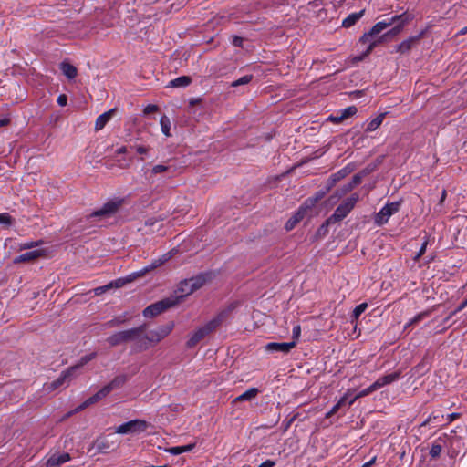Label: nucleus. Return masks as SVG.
<instances>
[{"mask_svg": "<svg viewBox=\"0 0 467 467\" xmlns=\"http://www.w3.org/2000/svg\"><path fill=\"white\" fill-rule=\"evenodd\" d=\"M292 334L294 339H298L301 335V327L299 325H296L293 327Z\"/></svg>", "mask_w": 467, "mask_h": 467, "instance_id": "nucleus-50", "label": "nucleus"}, {"mask_svg": "<svg viewBox=\"0 0 467 467\" xmlns=\"http://www.w3.org/2000/svg\"><path fill=\"white\" fill-rule=\"evenodd\" d=\"M376 391L372 386V384L362 389L361 391H359L355 397H353L351 400H348V406H351L353 405V403L358 400V399H360V398H363L365 396H368L369 394H371L372 392Z\"/></svg>", "mask_w": 467, "mask_h": 467, "instance_id": "nucleus-35", "label": "nucleus"}, {"mask_svg": "<svg viewBox=\"0 0 467 467\" xmlns=\"http://www.w3.org/2000/svg\"><path fill=\"white\" fill-rule=\"evenodd\" d=\"M348 392H347L340 400L331 408V410L326 413V418H330L336 414L339 409L346 404L348 401Z\"/></svg>", "mask_w": 467, "mask_h": 467, "instance_id": "nucleus-29", "label": "nucleus"}, {"mask_svg": "<svg viewBox=\"0 0 467 467\" xmlns=\"http://www.w3.org/2000/svg\"><path fill=\"white\" fill-rule=\"evenodd\" d=\"M275 465V462L272 460H266L263 463H261L258 467H274Z\"/></svg>", "mask_w": 467, "mask_h": 467, "instance_id": "nucleus-53", "label": "nucleus"}, {"mask_svg": "<svg viewBox=\"0 0 467 467\" xmlns=\"http://www.w3.org/2000/svg\"><path fill=\"white\" fill-rule=\"evenodd\" d=\"M400 17H405L404 16H394L390 19L379 21L376 23L372 28L365 33L362 36L359 38V42L362 44H368V47L363 53V57L368 56L372 50L380 43L383 42L385 38V35L380 36L379 39H374V36L381 33L384 29L390 26L394 23L400 20Z\"/></svg>", "mask_w": 467, "mask_h": 467, "instance_id": "nucleus-1", "label": "nucleus"}, {"mask_svg": "<svg viewBox=\"0 0 467 467\" xmlns=\"http://www.w3.org/2000/svg\"><path fill=\"white\" fill-rule=\"evenodd\" d=\"M146 224L151 225V224H153V223L149 220V221L146 222Z\"/></svg>", "mask_w": 467, "mask_h": 467, "instance_id": "nucleus-64", "label": "nucleus"}, {"mask_svg": "<svg viewBox=\"0 0 467 467\" xmlns=\"http://www.w3.org/2000/svg\"><path fill=\"white\" fill-rule=\"evenodd\" d=\"M147 423L141 420H132L117 427L116 432L119 434L135 433L144 431Z\"/></svg>", "mask_w": 467, "mask_h": 467, "instance_id": "nucleus-9", "label": "nucleus"}, {"mask_svg": "<svg viewBox=\"0 0 467 467\" xmlns=\"http://www.w3.org/2000/svg\"><path fill=\"white\" fill-rule=\"evenodd\" d=\"M253 79V75H245V76H243L242 78H238L237 80L232 82L231 86L232 87H238V86H241V85H246L248 83H250Z\"/></svg>", "mask_w": 467, "mask_h": 467, "instance_id": "nucleus-41", "label": "nucleus"}, {"mask_svg": "<svg viewBox=\"0 0 467 467\" xmlns=\"http://www.w3.org/2000/svg\"><path fill=\"white\" fill-rule=\"evenodd\" d=\"M122 321H123V320H121L120 318H119V319H113V320L109 321V322H108V325H109V327H113V326H116V325H119V324L122 323Z\"/></svg>", "mask_w": 467, "mask_h": 467, "instance_id": "nucleus-57", "label": "nucleus"}, {"mask_svg": "<svg viewBox=\"0 0 467 467\" xmlns=\"http://www.w3.org/2000/svg\"><path fill=\"white\" fill-rule=\"evenodd\" d=\"M259 393L258 389L256 388H250L246 391H244L243 394L238 396L234 401H246V400H252L254 399Z\"/></svg>", "mask_w": 467, "mask_h": 467, "instance_id": "nucleus-27", "label": "nucleus"}, {"mask_svg": "<svg viewBox=\"0 0 467 467\" xmlns=\"http://www.w3.org/2000/svg\"><path fill=\"white\" fill-rule=\"evenodd\" d=\"M358 109L355 106H349L348 108L343 109L342 110L338 111L339 116L337 117V119H346L357 113Z\"/></svg>", "mask_w": 467, "mask_h": 467, "instance_id": "nucleus-34", "label": "nucleus"}, {"mask_svg": "<svg viewBox=\"0 0 467 467\" xmlns=\"http://www.w3.org/2000/svg\"><path fill=\"white\" fill-rule=\"evenodd\" d=\"M375 461H376V457H373L371 460L365 462L361 467H371L375 463Z\"/></svg>", "mask_w": 467, "mask_h": 467, "instance_id": "nucleus-59", "label": "nucleus"}, {"mask_svg": "<svg viewBox=\"0 0 467 467\" xmlns=\"http://www.w3.org/2000/svg\"><path fill=\"white\" fill-rule=\"evenodd\" d=\"M127 150H128L127 147L122 146V147L117 149L116 153L117 154H124L127 152Z\"/></svg>", "mask_w": 467, "mask_h": 467, "instance_id": "nucleus-61", "label": "nucleus"}, {"mask_svg": "<svg viewBox=\"0 0 467 467\" xmlns=\"http://www.w3.org/2000/svg\"><path fill=\"white\" fill-rule=\"evenodd\" d=\"M460 416H461L460 413H451V414H448L447 418H446L447 420H448L447 424H449V423L454 421L455 420L459 419Z\"/></svg>", "mask_w": 467, "mask_h": 467, "instance_id": "nucleus-52", "label": "nucleus"}, {"mask_svg": "<svg viewBox=\"0 0 467 467\" xmlns=\"http://www.w3.org/2000/svg\"><path fill=\"white\" fill-rule=\"evenodd\" d=\"M160 124H161V131L162 133L166 136V137H171V120L170 119L167 117V116H162L160 119Z\"/></svg>", "mask_w": 467, "mask_h": 467, "instance_id": "nucleus-33", "label": "nucleus"}, {"mask_svg": "<svg viewBox=\"0 0 467 467\" xmlns=\"http://www.w3.org/2000/svg\"><path fill=\"white\" fill-rule=\"evenodd\" d=\"M74 378V368H68L65 371H63L60 376L55 379L54 381L46 384L45 389L47 391H53L58 388L63 387L64 385H68L71 379Z\"/></svg>", "mask_w": 467, "mask_h": 467, "instance_id": "nucleus-8", "label": "nucleus"}, {"mask_svg": "<svg viewBox=\"0 0 467 467\" xmlns=\"http://www.w3.org/2000/svg\"><path fill=\"white\" fill-rule=\"evenodd\" d=\"M174 328V323L169 322L166 325L161 326L154 330H151L148 335H141L140 337V349H147L151 343H159L163 338L171 334Z\"/></svg>", "mask_w": 467, "mask_h": 467, "instance_id": "nucleus-4", "label": "nucleus"}, {"mask_svg": "<svg viewBox=\"0 0 467 467\" xmlns=\"http://www.w3.org/2000/svg\"><path fill=\"white\" fill-rule=\"evenodd\" d=\"M188 281V285L193 289V292L201 288L207 281V277L205 275H199L194 277L186 279Z\"/></svg>", "mask_w": 467, "mask_h": 467, "instance_id": "nucleus-23", "label": "nucleus"}, {"mask_svg": "<svg viewBox=\"0 0 467 467\" xmlns=\"http://www.w3.org/2000/svg\"><path fill=\"white\" fill-rule=\"evenodd\" d=\"M14 218L7 213H0V224L5 225L7 227L11 226L14 223Z\"/></svg>", "mask_w": 467, "mask_h": 467, "instance_id": "nucleus-39", "label": "nucleus"}, {"mask_svg": "<svg viewBox=\"0 0 467 467\" xmlns=\"http://www.w3.org/2000/svg\"><path fill=\"white\" fill-rule=\"evenodd\" d=\"M131 148L134 149L138 154H146L150 150L149 147H145V146H141V145L133 146Z\"/></svg>", "mask_w": 467, "mask_h": 467, "instance_id": "nucleus-47", "label": "nucleus"}, {"mask_svg": "<svg viewBox=\"0 0 467 467\" xmlns=\"http://www.w3.org/2000/svg\"><path fill=\"white\" fill-rule=\"evenodd\" d=\"M446 196H447L446 190H442L441 196V199H440V202H439L440 205L443 204V202H444V201L446 199Z\"/></svg>", "mask_w": 467, "mask_h": 467, "instance_id": "nucleus-60", "label": "nucleus"}, {"mask_svg": "<svg viewBox=\"0 0 467 467\" xmlns=\"http://www.w3.org/2000/svg\"><path fill=\"white\" fill-rule=\"evenodd\" d=\"M110 393V388L104 386L101 389H99L96 394L91 396L90 398L87 399L82 404H80L78 407H77L74 411H71L68 413V415L73 414L74 412H79L88 407L91 404H94L100 400L101 399L105 398L108 394Z\"/></svg>", "mask_w": 467, "mask_h": 467, "instance_id": "nucleus-11", "label": "nucleus"}, {"mask_svg": "<svg viewBox=\"0 0 467 467\" xmlns=\"http://www.w3.org/2000/svg\"><path fill=\"white\" fill-rule=\"evenodd\" d=\"M116 112V109H111L101 115H99L95 121V130H101L107 123L111 119Z\"/></svg>", "mask_w": 467, "mask_h": 467, "instance_id": "nucleus-16", "label": "nucleus"}, {"mask_svg": "<svg viewBox=\"0 0 467 467\" xmlns=\"http://www.w3.org/2000/svg\"><path fill=\"white\" fill-rule=\"evenodd\" d=\"M178 291L181 293V295L171 298L178 299L179 303L182 300L183 297L193 293V289L191 287L190 285H188V281L186 279L179 284Z\"/></svg>", "mask_w": 467, "mask_h": 467, "instance_id": "nucleus-22", "label": "nucleus"}, {"mask_svg": "<svg viewBox=\"0 0 467 467\" xmlns=\"http://www.w3.org/2000/svg\"><path fill=\"white\" fill-rule=\"evenodd\" d=\"M439 417V415H434L433 413L430 415L425 421L422 423V426H425L432 421V420H436Z\"/></svg>", "mask_w": 467, "mask_h": 467, "instance_id": "nucleus-55", "label": "nucleus"}, {"mask_svg": "<svg viewBox=\"0 0 467 467\" xmlns=\"http://www.w3.org/2000/svg\"><path fill=\"white\" fill-rule=\"evenodd\" d=\"M43 254H44L43 250H33V251L26 252V253L16 256L14 259V263L20 264V263H25V262H32V261H35L36 259L41 257Z\"/></svg>", "mask_w": 467, "mask_h": 467, "instance_id": "nucleus-14", "label": "nucleus"}, {"mask_svg": "<svg viewBox=\"0 0 467 467\" xmlns=\"http://www.w3.org/2000/svg\"><path fill=\"white\" fill-rule=\"evenodd\" d=\"M57 102L59 106L61 107H64L67 105V95L65 94H60L58 97H57Z\"/></svg>", "mask_w": 467, "mask_h": 467, "instance_id": "nucleus-48", "label": "nucleus"}, {"mask_svg": "<svg viewBox=\"0 0 467 467\" xmlns=\"http://www.w3.org/2000/svg\"><path fill=\"white\" fill-rule=\"evenodd\" d=\"M429 313L428 312H421V313H419L418 315H416L413 318H411L406 325H405V329L410 327V326L414 325V324H417L419 323L420 321H421L424 317H428Z\"/></svg>", "mask_w": 467, "mask_h": 467, "instance_id": "nucleus-40", "label": "nucleus"}, {"mask_svg": "<svg viewBox=\"0 0 467 467\" xmlns=\"http://www.w3.org/2000/svg\"><path fill=\"white\" fill-rule=\"evenodd\" d=\"M60 69L62 70L63 74L69 79H73L78 74L77 68L67 62H62L60 64Z\"/></svg>", "mask_w": 467, "mask_h": 467, "instance_id": "nucleus-26", "label": "nucleus"}, {"mask_svg": "<svg viewBox=\"0 0 467 467\" xmlns=\"http://www.w3.org/2000/svg\"><path fill=\"white\" fill-rule=\"evenodd\" d=\"M427 245H428V240H425L423 242V244H421L419 252L416 254V255L414 256V261H418L426 252V248H427Z\"/></svg>", "mask_w": 467, "mask_h": 467, "instance_id": "nucleus-44", "label": "nucleus"}, {"mask_svg": "<svg viewBox=\"0 0 467 467\" xmlns=\"http://www.w3.org/2000/svg\"><path fill=\"white\" fill-rule=\"evenodd\" d=\"M145 330L146 326L141 325L140 327H133L128 330L119 331L109 336L107 338V342L110 346H118L130 341H135L137 345L140 348V337L141 335L145 332Z\"/></svg>", "mask_w": 467, "mask_h": 467, "instance_id": "nucleus-3", "label": "nucleus"}, {"mask_svg": "<svg viewBox=\"0 0 467 467\" xmlns=\"http://www.w3.org/2000/svg\"><path fill=\"white\" fill-rule=\"evenodd\" d=\"M158 109H159V108L157 105L150 104L145 107V109H143V113H144V115H148V114L158 111Z\"/></svg>", "mask_w": 467, "mask_h": 467, "instance_id": "nucleus-46", "label": "nucleus"}, {"mask_svg": "<svg viewBox=\"0 0 467 467\" xmlns=\"http://www.w3.org/2000/svg\"><path fill=\"white\" fill-rule=\"evenodd\" d=\"M43 244V241H36V242H26V243H22L20 244L19 245V249L20 250H27V249H32L39 244Z\"/></svg>", "mask_w": 467, "mask_h": 467, "instance_id": "nucleus-42", "label": "nucleus"}, {"mask_svg": "<svg viewBox=\"0 0 467 467\" xmlns=\"http://www.w3.org/2000/svg\"><path fill=\"white\" fill-rule=\"evenodd\" d=\"M109 289H111V285L109 284H107L105 285H102V286H99V287H96L94 289V293L96 296H100L102 295L103 293L109 291Z\"/></svg>", "mask_w": 467, "mask_h": 467, "instance_id": "nucleus-45", "label": "nucleus"}, {"mask_svg": "<svg viewBox=\"0 0 467 467\" xmlns=\"http://www.w3.org/2000/svg\"><path fill=\"white\" fill-rule=\"evenodd\" d=\"M122 200H110L107 202L101 208L94 211L91 217H108L114 214L121 206Z\"/></svg>", "mask_w": 467, "mask_h": 467, "instance_id": "nucleus-10", "label": "nucleus"}, {"mask_svg": "<svg viewBox=\"0 0 467 467\" xmlns=\"http://www.w3.org/2000/svg\"><path fill=\"white\" fill-rule=\"evenodd\" d=\"M133 275L134 276H132V277H131V275H130V277L126 278V279H124V278L116 279L109 284L111 285V288H119V287L123 286L126 283L133 280L137 276L136 273L133 274Z\"/></svg>", "mask_w": 467, "mask_h": 467, "instance_id": "nucleus-38", "label": "nucleus"}, {"mask_svg": "<svg viewBox=\"0 0 467 467\" xmlns=\"http://www.w3.org/2000/svg\"><path fill=\"white\" fill-rule=\"evenodd\" d=\"M225 317L226 312L223 311L206 324L198 327L189 337L186 347L188 348L195 347L201 340L214 331L222 324Z\"/></svg>", "mask_w": 467, "mask_h": 467, "instance_id": "nucleus-2", "label": "nucleus"}, {"mask_svg": "<svg viewBox=\"0 0 467 467\" xmlns=\"http://www.w3.org/2000/svg\"><path fill=\"white\" fill-rule=\"evenodd\" d=\"M243 42H244V38H243V37L238 36H233L232 44H233L234 47H241L243 46Z\"/></svg>", "mask_w": 467, "mask_h": 467, "instance_id": "nucleus-49", "label": "nucleus"}, {"mask_svg": "<svg viewBox=\"0 0 467 467\" xmlns=\"http://www.w3.org/2000/svg\"><path fill=\"white\" fill-rule=\"evenodd\" d=\"M95 356H96L95 353H91L89 355H85V356L81 357L79 361L76 365L70 367V368H74V374L76 373V371L78 369H79L84 365H86L87 363L91 361L95 358Z\"/></svg>", "mask_w": 467, "mask_h": 467, "instance_id": "nucleus-36", "label": "nucleus"}, {"mask_svg": "<svg viewBox=\"0 0 467 467\" xmlns=\"http://www.w3.org/2000/svg\"><path fill=\"white\" fill-rule=\"evenodd\" d=\"M192 82V78L188 76H181L170 81L169 87L185 88Z\"/></svg>", "mask_w": 467, "mask_h": 467, "instance_id": "nucleus-25", "label": "nucleus"}, {"mask_svg": "<svg viewBox=\"0 0 467 467\" xmlns=\"http://www.w3.org/2000/svg\"><path fill=\"white\" fill-rule=\"evenodd\" d=\"M441 441H443L442 439L439 438L432 443L429 452L431 458L436 459L440 457L442 451V445L441 444Z\"/></svg>", "mask_w": 467, "mask_h": 467, "instance_id": "nucleus-30", "label": "nucleus"}, {"mask_svg": "<svg viewBox=\"0 0 467 467\" xmlns=\"http://www.w3.org/2000/svg\"><path fill=\"white\" fill-rule=\"evenodd\" d=\"M339 116V112H337L336 115H331L328 119L333 121L334 123H340L343 121V119H337V117Z\"/></svg>", "mask_w": 467, "mask_h": 467, "instance_id": "nucleus-56", "label": "nucleus"}, {"mask_svg": "<svg viewBox=\"0 0 467 467\" xmlns=\"http://www.w3.org/2000/svg\"><path fill=\"white\" fill-rule=\"evenodd\" d=\"M387 113H380L375 119L370 120L365 128L366 132H371L376 130L383 122Z\"/></svg>", "mask_w": 467, "mask_h": 467, "instance_id": "nucleus-24", "label": "nucleus"}, {"mask_svg": "<svg viewBox=\"0 0 467 467\" xmlns=\"http://www.w3.org/2000/svg\"><path fill=\"white\" fill-rule=\"evenodd\" d=\"M467 306V298L462 301L458 306L457 308L455 309L454 313H458V312H461L462 311L465 307Z\"/></svg>", "mask_w": 467, "mask_h": 467, "instance_id": "nucleus-54", "label": "nucleus"}, {"mask_svg": "<svg viewBox=\"0 0 467 467\" xmlns=\"http://www.w3.org/2000/svg\"><path fill=\"white\" fill-rule=\"evenodd\" d=\"M127 381V377L125 375H119L116 378H114L109 384H107V387L110 388V392L124 385V383Z\"/></svg>", "mask_w": 467, "mask_h": 467, "instance_id": "nucleus-32", "label": "nucleus"}, {"mask_svg": "<svg viewBox=\"0 0 467 467\" xmlns=\"http://www.w3.org/2000/svg\"><path fill=\"white\" fill-rule=\"evenodd\" d=\"M94 446L99 453L103 454L108 453L111 449V443L106 439L97 440Z\"/></svg>", "mask_w": 467, "mask_h": 467, "instance_id": "nucleus-28", "label": "nucleus"}, {"mask_svg": "<svg viewBox=\"0 0 467 467\" xmlns=\"http://www.w3.org/2000/svg\"><path fill=\"white\" fill-rule=\"evenodd\" d=\"M400 16H404L405 17H400V20L398 21L399 24L397 26H395L391 30H389L385 35V36L398 35L402 30L404 26L412 19V16L410 15H408L407 13H403Z\"/></svg>", "mask_w": 467, "mask_h": 467, "instance_id": "nucleus-20", "label": "nucleus"}, {"mask_svg": "<svg viewBox=\"0 0 467 467\" xmlns=\"http://www.w3.org/2000/svg\"><path fill=\"white\" fill-rule=\"evenodd\" d=\"M367 308H368L367 303H361V304L358 305L353 310V313L351 316V318H352L351 322L357 321L358 319V317H360V315L362 313H364Z\"/></svg>", "mask_w": 467, "mask_h": 467, "instance_id": "nucleus-37", "label": "nucleus"}, {"mask_svg": "<svg viewBox=\"0 0 467 467\" xmlns=\"http://www.w3.org/2000/svg\"><path fill=\"white\" fill-rule=\"evenodd\" d=\"M177 304H179L178 299H172L171 297L164 298L147 306L143 310V316L148 318L154 317Z\"/></svg>", "mask_w": 467, "mask_h": 467, "instance_id": "nucleus-6", "label": "nucleus"}, {"mask_svg": "<svg viewBox=\"0 0 467 467\" xmlns=\"http://www.w3.org/2000/svg\"><path fill=\"white\" fill-rule=\"evenodd\" d=\"M146 467H169L168 465H163V466H153V465H150V466H146Z\"/></svg>", "mask_w": 467, "mask_h": 467, "instance_id": "nucleus-63", "label": "nucleus"}, {"mask_svg": "<svg viewBox=\"0 0 467 467\" xmlns=\"http://www.w3.org/2000/svg\"><path fill=\"white\" fill-rule=\"evenodd\" d=\"M422 36V33H420V35L416 36H411V37H409L408 39L402 41L400 44H399L397 46V52H400V53H406L408 51H410L412 47L420 39V37Z\"/></svg>", "mask_w": 467, "mask_h": 467, "instance_id": "nucleus-17", "label": "nucleus"}, {"mask_svg": "<svg viewBox=\"0 0 467 467\" xmlns=\"http://www.w3.org/2000/svg\"><path fill=\"white\" fill-rule=\"evenodd\" d=\"M358 201L357 193L351 194L344 200L335 210L334 213L327 218V223H336L340 222L352 211Z\"/></svg>", "mask_w": 467, "mask_h": 467, "instance_id": "nucleus-5", "label": "nucleus"}, {"mask_svg": "<svg viewBox=\"0 0 467 467\" xmlns=\"http://www.w3.org/2000/svg\"><path fill=\"white\" fill-rule=\"evenodd\" d=\"M170 258H171V254L169 253L163 254L161 258L152 261V263L150 265L146 266L143 270L136 273V275L137 276L143 275L145 273L159 267L160 265H161L162 264L167 262Z\"/></svg>", "mask_w": 467, "mask_h": 467, "instance_id": "nucleus-19", "label": "nucleus"}, {"mask_svg": "<svg viewBox=\"0 0 467 467\" xmlns=\"http://www.w3.org/2000/svg\"><path fill=\"white\" fill-rule=\"evenodd\" d=\"M400 378V373L399 372H393V373H390V374H388V375H385V376H382L380 378H379L373 384V388L375 390L386 386V385H389L394 381H396L398 379Z\"/></svg>", "mask_w": 467, "mask_h": 467, "instance_id": "nucleus-15", "label": "nucleus"}, {"mask_svg": "<svg viewBox=\"0 0 467 467\" xmlns=\"http://www.w3.org/2000/svg\"><path fill=\"white\" fill-rule=\"evenodd\" d=\"M465 34H467V26H466L465 27L462 28V29H461V30L456 34V36H463V35H465Z\"/></svg>", "mask_w": 467, "mask_h": 467, "instance_id": "nucleus-62", "label": "nucleus"}, {"mask_svg": "<svg viewBox=\"0 0 467 467\" xmlns=\"http://www.w3.org/2000/svg\"><path fill=\"white\" fill-rule=\"evenodd\" d=\"M296 347V341L292 342H270L265 345V350L268 352L288 353Z\"/></svg>", "mask_w": 467, "mask_h": 467, "instance_id": "nucleus-13", "label": "nucleus"}, {"mask_svg": "<svg viewBox=\"0 0 467 467\" xmlns=\"http://www.w3.org/2000/svg\"><path fill=\"white\" fill-rule=\"evenodd\" d=\"M194 446H195L194 444H188V445H184V446H175V447L169 448L167 450V451L172 455H179V454L192 451L194 448Z\"/></svg>", "mask_w": 467, "mask_h": 467, "instance_id": "nucleus-31", "label": "nucleus"}, {"mask_svg": "<svg viewBox=\"0 0 467 467\" xmlns=\"http://www.w3.org/2000/svg\"><path fill=\"white\" fill-rule=\"evenodd\" d=\"M306 207L301 206L298 211L286 222L285 229L287 231L292 230L301 220H303L306 213Z\"/></svg>", "mask_w": 467, "mask_h": 467, "instance_id": "nucleus-18", "label": "nucleus"}, {"mask_svg": "<svg viewBox=\"0 0 467 467\" xmlns=\"http://www.w3.org/2000/svg\"><path fill=\"white\" fill-rule=\"evenodd\" d=\"M400 202H393L385 204L379 212L375 214L374 223L378 226H382L389 222V219L399 212Z\"/></svg>", "mask_w": 467, "mask_h": 467, "instance_id": "nucleus-7", "label": "nucleus"}, {"mask_svg": "<svg viewBox=\"0 0 467 467\" xmlns=\"http://www.w3.org/2000/svg\"><path fill=\"white\" fill-rule=\"evenodd\" d=\"M70 460L71 456L67 452H55L47 458L46 467H60Z\"/></svg>", "mask_w": 467, "mask_h": 467, "instance_id": "nucleus-12", "label": "nucleus"}, {"mask_svg": "<svg viewBox=\"0 0 467 467\" xmlns=\"http://www.w3.org/2000/svg\"><path fill=\"white\" fill-rule=\"evenodd\" d=\"M330 224L331 223H327V219L325 221V223H323L322 225L318 228L317 234H326L327 230V226L330 225Z\"/></svg>", "mask_w": 467, "mask_h": 467, "instance_id": "nucleus-51", "label": "nucleus"}, {"mask_svg": "<svg viewBox=\"0 0 467 467\" xmlns=\"http://www.w3.org/2000/svg\"><path fill=\"white\" fill-rule=\"evenodd\" d=\"M365 10H361L357 13H352L348 15L343 21H342V26L345 28H349L352 26H354L363 16H364Z\"/></svg>", "mask_w": 467, "mask_h": 467, "instance_id": "nucleus-21", "label": "nucleus"}, {"mask_svg": "<svg viewBox=\"0 0 467 467\" xmlns=\"http://www.w3.org/2000/svg\"><path fill=\"white\" fill-rule=\"evenodd\" d=\"M169 170V167L166 166V165H162V164H157L155 166L152 167L151 169V173L152 174H159V173H162V172H165Z\"/></svg>", "mask_w": 467, "mask_h": 467, "instance_id": "nucleus-43", "label": "nucleus"}, {"mask_svg": "<svg viewBox=\"0 0 467 467\" xmlns=\"http://www.w3.org/2000/svg\"><path fill=\"white\" fill-rule=\"evenodd\" d=\"M9 122H10V119H8V118L0 119V128L8 125Z\"/></svg>", "mask_w": 467, "mask_h": 467, "instance_id": "nucleus-58", "label": "nucleus"}]
</instances>
